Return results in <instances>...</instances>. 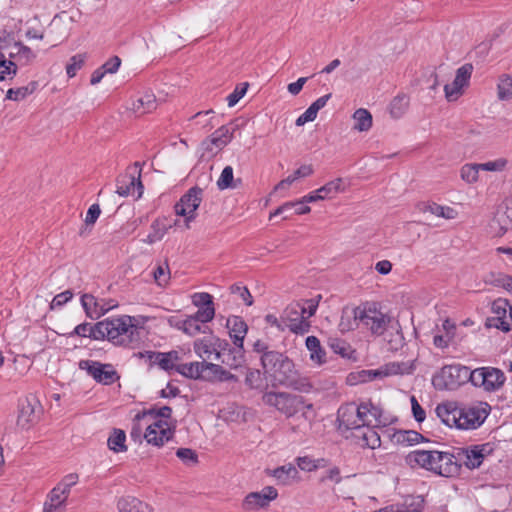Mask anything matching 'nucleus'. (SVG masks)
<instances>
[{"instance_id":"f257e3e1","label":"nucleus","mask_w":512,"mask_h":512,"mask_svg":"<svg viewBox=\"0 0 512 512\" xmlns=\"http://www.w3.org/2000/svg\"><path fill=\"white\" fill-rule=\"evenodd\" d=\"M491 406L487 402H474L457 406L453 402L439 404L436 414L446 426L460 430H475L487 419Z\"/></svg>"},{"instance_id":"f03ea898","label":"nucleus","mask_w":512,"mask_h":512,"mask_svg":"<svg viewBox=\"0 0 512 512\" xmlns=\"http://www.w3.org/2000/svg\"><path fill=\"white\" fill-rule=\"evenodd\" d=\"M261 364L265 373L278 385L301 393H308L312 385L308 378L302 376L293 361L278 351H270L261 356Z\"/></svg>"},{"instance_id":"7ed1b4c3","label":"nucleus","mask_w":512,"mask_h":512,"mask_svg":"<svg viewBox=\"0 0 512 512\" xmlns=\"http://www.w3.org/2000/svg\"><path fill=\"white\" fill-rule=\"evenodd\" d=\"M96 337L101 340L107 338L118 345H128L138 334V328L132 323V317L122 316L118 318L105 319L96 323Z\"/></svg>"},{"instance_id":"20e7f679","label":"nucleus","mask_w":512,"mask_h":512,"mask_svg":"<svg viewBox=\"0 0 512 512\" xmlns=\"http://www.w3.org/2000/svg\"><path fill=\"white\" fill-rule=\"evenodd\" d=\"M262 401L265 405L275 408L287 418L293 417L302 411V416L308 419V410L313 408V405L306 403L302 396L288 392H265L262 396Z\"/></svg>"},{"instance_id":"39448f33","label":"nucleus","mask_w":512,"mask_h":512,"mask_svg":"<svg viewBox=\"0 0 512 512\" xmlns=\"http://www.w3.org/2000/svg\"><path fill=\"white\" fill-rule=\"evenodd\" d=\"M354 318L359 320L374 335H382L392 323V318L381 312L375 303H366L356 307Z\"/></svg>"},{"instance_id":"423d86ee","label":"nucleus","mask_w":512,"mask_h":512,"mask_svg":"<svg viewBox=\"0 0 512 512\" xmlns=\"http://www.w3.org/2000/svg\"><path fill=\"white\" fill-rule=\"evenodd\" d=\"M471 373L472 370L466 366L447 365L433 377L432 383L438 390H454L468 381L471 382Z\"/></svg>"},{"instance_id":"0eeeda50","label":"nucleus","mask_w":512,"mask_h":512,"mask_svg":"<svg viewBox=\"0 0 512 512\" xmlns=\"http://www.w3.org/2000/svg\"><path fill=\"white\" fill-rule=\"evenodd\" d=\"M505 382L504 373L494 367H480L472 370L471 383L475 387H481L485 391L499 390Z\"/></svg>"},{"instance_id":"6e6552de","label":"nucleus","mask_w":512,"mask_h":512,"mask_svg":"<svg viewBox=\"0 0 512 512\" xmlns=\"http://www.w3.org/2000/svg\"><path fill=\"white\" fill-rule=\"evenodd\" d=\"M305 315V305L302 302H294L283 311L282 321L291 332L302 335L310 329V322Z\"/></svg>"},{"instance_id":"1a4fd4ad","label":"nucleus","mask_w":512,"mask_h":512,"mask_svg":"<svg viewBox=\"0 0 512 512\" xmlns=\"http://www.w3.org/2000/svg\"><path fill=\"white\" fill-rule=\"evenodd\" d=\"M79 368L87 372L96 382L111 385L120 379L112 364H103L93 360H81Z\"/></svg>"},{"instance_id":"9d476101","label":"nucleus","mask_w":512,"mask_h":512,"mask_svg":"<svg viewBox=\"0 0 512 512\" xmlns=\"http://www.w3.org/2000/svg\"><path fill=\"white\" fill-rule=\"evenodd\" d=\"M203 189L198 186L190 188L175 204V213L185 217L186 226L196 217L195 211L202 202Z\"/></svg>"},{"instance_id":"9b49d317","label":"nucleus","mask_w":512,"mask_h":512,"mask_svg":"<svg viewBox=\"0 0 512 512\" xmlns=\"http://www.w3.org/2000/svg\"><path fill=\"white\" fill-rule=\"evenodd\" d=\"M229 346L226 340L217 336L210 335L198 339L194 342V351L204 361L207 359L218 361L221 358L222 351Z\"/></svg>"},{"instance_id":"f8f14e48","label":"nucleus","mask_w":512,"mask_h":512,"mask_svg":"<svg viewBox=\"0 0 512 512\" xmlns=\"http://www.w3.org/2000/svg\"><path fill=\"white\" fill-rule=\"evenodd\" d=\"M493 451L491 443L472 445L466 448L458 449L456 455L458 463H463L468 469L480 467L486 456Z\"/></svg>"},{"instance_id":"ddd939ff","label":"nucleus","mask_w":512,"mask_h":512,"mask_svg":"<svg viewBox=\"0 0 512 512\" xmlns=\"http://www.w3.org/2000/svg\"><path fill=\"white\" fill-rule=\"evenodd\" d=\"M173 436V430L167 420L157 419L150 424L144 434V438L149 444L162 446Z\"/></svg>"},{"instance_id":"4468645a","label":"nucleus","mask_w":512,"mask_h":512,"mask_svg":"<svg viewBox=\"0 0 512 512\" xmlns=\"http://www.w3.org/2000/svg\"><path fill=\"white\" fill-rule=\"evenodd\" d=\"M135 169L139 168L138 176H135V172L126 173L117 179V190L116 192L120 196L134 195L137 190V198L142 195L143 185L140 180L141 165L139 162L134 163Z\"/></svg>"},{"instance_id":"2eb2a0df","label":"nucleus","mask_w":512,"mask_h":512,"mask_svg":"<svg viewBox=\"0 0 512 512\" xmlns=\"http://www.w3.org/2000/svg\"><path fill=\"white\" fill-rule=\"evenodd\" d=\"M360 411L361 409H359V405H356L355 403L342 405L338 409L337 414L339 427H343L345 429H354L356 431L363 427Z\"/></svg>"},{"instance_id":"dca6fc26","label":"nucleus","mask_w":512,"mask_h":512,"mask_svg":"<svg viewBox=\"0 0 512 512\" xmlns=\"http://www.w3.org/2000/svg\"><path fill=\"white\" fill-rule=\"evenodd\" d=\"M509 303L506 299L498 298L492 302L493 316L488 317L486 326L497 328L503 332H509V324L506 323Z\"/></svg>"},{"instance_id":"f3484780","label":"nucleus","mask_w":512,"mask_h":512,"mask_svg":"<svg viewBox=\"0 0 512 512\" xmlns=\"http://www.w3.org/2000/svg\"><path fill=\"white\" fill-rule=\"evenodd\" d=\"M440 451L436 450H414L406 456V463L411 467H421L435 472L437 455Z\"/></svg>"},{"instance_id":"a211bd4d","label":"nucleus","mask_w":512,"mask_h":512,"mask_svg":"<svg viewBox=\"0 0 512 512\" xmlns=\"http://www.w3.org/2000/svg\"><path fill=\"white\" fill-rule=\"evenodd\" d=\"M461 464L458 463L457 455L449 452H440L437 455L436 474L443 477H452L460 472Z\"/></svg>"},{"instance_id":"6ab92c4d","label":"nucleus","mask_w":512,"mask_h":512,"mask_svg":"<svg viewBox=\"0 0 512 512\" xmlns=\"http://www.w3.org/2000/svg\"><path fill=\"white\" fill-rule=\"evenodd\" d=\"M278 496L277 490L272 486L264 487L260 492H252L245 498V504L250 509L264 508Z\"/></svg>"},{"instance_id":"aec40b11","label":"nucleus","mask_w":512,"mask_h":512,"mask_svg":"<svg viewBox=\"0 0 512 512\" xmlns=\"http://www.w3.org/2000/svg\"><path fill=\"white\" fill-rule=\"evenodd\" d=\"M226 326L235 346L243 349L244 338L248 331L245 321L239 316H232L227 319Z\"/></svg>"},{"instance_id":"412c9836","label":"nucleus","mask_w":512,"mask_h":512,"mask_svg":"<svg viewBox=\"0 0 512 512\" xmlns=\"http://www.w3.org/2000/svg\"><path fill=\"white\" fill-rule=\"evenodd\" d=\"M38 402L35 398H25L19 404L18 425L25 428L33 423L36 418V407Z\"/></svg>"},{"instance_id":"4be33fe9","label":"nucleus","mask_w":512,"mask_h":512,"mask_svg":"<svg viewBox=\"0 0 512 512\" xmlns=\"http://www.w3.org/2000/svg\"><path fill=\"white\" fill-rule=\"evenodd\" d=\"M390 439L394 444L409 447L425 441V437L415 430H395Z\"/></svg>"},{"instance_id":"5701e85b","label":"nucleus","mask_w":512,"mask_h":512,"mask_svg":"<svg viewBox=\"0 0 512 512\" xmlns=\"http://www.w3.org/2000/svg\"><path fill=\"white\" fill-rule=\"evenodd\" d=\"M81 304L83 309L85 310L87 317L91 319H98L104 313H106L111 308L116 306V304H113L108 307H105L104 305L100 304L96 300V298L91 294L82 295Z\"/></svg>"},{"instance_id":"b1692460","label":"nucleus","mask_w":512,"mask_h":512,"mask_svg":"<svg viewBox=\"0 0 512 512\" xmlns=\"http://www.w3.org/2000/svg\"><path fill=\"white\" fill-rule=\"evenodd\" d=\"M119 512H153V508L133 496H123L117 501Z\"/></svg>"},{"instance_id":"393cba45","label":"nucleus","mask_w":512,"mask_h":512,"mask_svg":"<svg viewBox=\"0 0 512 512\" xmlns=\"http://www.w3.org/2000/svg\"><path fill=\"white\" fill-rule=\"evenodd\" d=\"M359 409H361V421L364 426H374L375 424L380 422V418L382 415V410L373 405L371 402H363L359 405Z\"/></svg>"},{"instance_id":"a878e982","label":"nucleus","mask_w":512,"mask_h":512,"mask_svg":"<svg viewBox=\"0 0 512 512\" xmlns=\"http://www.w3.org/2000/svg\"><path fill=\"white\" fill-rule=\"evenodd\" d=\"M354 436L360 440V444L362 446L376 449L381 445L380 436L372 426H364L359 428Z\"/></svg>"},{"instance_id":"bb28decb","label":"nucleus","mask_w":512,"mask_h":512,"mask_svg":"<svg viewBox=\"0 0 512 512\" xmlns=\"http://www.w3.org/2000/svg\"><path fill=\"white\" fill-rule=\"evenodd\" d=\"M169 323L189 336H194L202 331L200 325L201 322L193 315L187 316L183 320H174V318H170Z\"/></svg>"},{"instance_id":"cd10ccee","label":"nucleus","mask_w":512,"mask_h":512,"mask_svg":"<svg viewBox=\"0 0 512 512\" xmlns=\"http://www.w3.org/2000/svg\"><path fill=\"white\" fill-rule=\"evenodd\" d=\"M209 364L210 363L206 361L186 363L178 366L176 370L185 377L198 379L205 370H209Z\"/></svg>"},{"instance_id":"c85d7f7f","label":"nucleus","mask_w":512,"mask_h":512,"mask_svg":"<svg viewBox=\"0 0 512 512\" xmlns=\"http://www.w3.org/2000/svg\"><path fill=\"white\" fill-rule=\"evenodd\" d=\"M221 361L223 364L229 366L230 368H238L242 365L244 362V352L243 349L240 348H229L224 351H222L221 358L218 360Z\"/></svg>"},{"instance_id":"c756f323","label":"nucleus","mask_w":512,"mask_h":512,"mask_svg":"<svg viewBox=\"0 0 512 512\" xmlns=\"http://www.w3.org/2000/svg\"><path fill=\"white\" fill-rule=\"evenodd\" d=\"M354 126L353 128L359 132H367L372 127V115L364 108L357 109L353 114Z\"/></svg>"},{"instance_id":"7c9ffc66","label":"nucleus","mask_w":512,"mask_h":512,"mask_svg":"<svg viewBox=\"0 0 512 512\" xmlns=\"http://www.w3.org/2000/svg\"><path fill=\"white\" fill-rule=\"evenodd\" d=\"M156 106L155 96L152 94H145L133 102L132 110L138 115H143L155 110Z\"/></svg>"},{"instance_id":"2f4dec72","label":"nucleus","mask_w":512,"mask_h":512,"mask_svg":"<svg viewBox=\"0 0 512 512\" xmlns=\"http://www.w3.org/2000/svg\"><path fill=\"white\" fill-rule=\"evenodd\" d=\"M179 361V354L177 351H169V352H158L155 355L154 365H158L161 369L165 371L173 370L176 367V362Z\"/></svg>"},{"instance_id":"473e14b6","label":"nucleus","mask_w":512,"mask_h":512,"mask_svg":"<svg viewBox=\"0 0 512 512\" xmlns=\"http://www.w3.org/2000/svg\"><path fill=\"white\" fill-rule=\"evenodd\" d=\"M346 189L345 182L342 178L334 179L318 189L322 199H330Z\"/></svg>"},{"instance_id":"72a5a7b5","label":"nucleus","mask_w":512,"mask_h":512,"mask_svg":"<svg viewBox=\"0 0 512 512\" xmlns=\"http://www.w3.org/2000/svg\"><path fill=\"white\" fill-rule=\"evenodd\" d=\"M272 475L279 484L287 485L296 479L298 471L293 465L288 464L274 469Z\"/></svg>"},{"instance_id":"f704fd0d","label":"nucleus","mask_w":512,"mask_h":512,"mask_svg":"<svg viewBox=\"0 0 512 512\" xmlns=\"http://www.w3.org/2000/svg\"><path fill=\"white\" fill-rule=\"evenodd\" d=\"M306 347L310 351V359L316 364L325 362V351L320 345V341L316 336H308L306 338Z\"/></svg>"},{"instance_id":"c9c22d12","label":"nucleus","mask_w":512,"mask_h":512,"mask_svg":"<svg viewBox=\"0 0 512 512\" xmlns=\"http://www.w3.org/2000/svg\"><path fill=\"white\" fill-rule=\"evenodd\" d=\"M126 434L121 429H114L111 435L108 437L107 445L110 450L115 453L127 451Z\"/></svg>"},{"instance_id":"e433bc0d","label":"nucleus","mask_w":512,"mask_h":512,"mask_svg":"<svg viewBox=\"0 0 512 512\" xmlns=\"http://www.w3.org/2000/svg\"><path fill=\"white\" fill-rule=\"evenodd\" d=\"M409 107V97L406 94H399L390 103V114L394 119L401 118Z\"/></svg>"},{"instance_id":"4c0bfd02","label":"nucleus","mask_w":512,"mask_h":512,"mask_svg":"<svg viewBox=\"0 0 512 512\" xmlns=\"http://www.w3.org/2000/svg\"><path fill=\"white\" fill-rule=\"evenodd\" d=\"M166 233V225L159 219H156L151 224V232L146 236V238L142 239V242L146 244H153L162 240Z\"/></svg>"},{"instance_id":"58836bf2","label":"nucleus","mask_w":512,"mask_h":512,"mask_svg":"<svg viewBox=\"0 0 512 512\" xmlns=\"http://www.w3.org/2000/svg\"><path fill=\"white\" fill-rule=\"evenodd\" d=\"M497 95L500 100H509L512 98V76L502 75L497 85Z\"/></svg>"},{"instance_id":"ea45409f","label":"nucleus","mask_w":512,"mask_h":512,"mask_svg":"<svg viewBox=\"0 0 512 512\" xmlns=\"http://www.w3.org/2000/svg\"><path fill=\"white\" fill-rule=\"evenodd\" d=\"M480 170L477 163L465 164L460 170L461 179L468 184H473L478 181Z\"/></svg>"},{"instance_id":"a19ab883","label":"nucleus","mask_w":512,"mask_h":512,"mask_svg":"<svg viewBox=\"0 0 512 512\" xmlns=\"http://www.w3.org/2000/svg\"><path fill=\"white\" fill-rule=\"evenodd\" d=\"M16 73L17 65L13 61L7 60L5 55L0 52V81L12 79Z\"/></svg>"},{"instance_id":"79ce46f5","label":"nucleus","mask_w":512,"mask_h":512,"mask_svg":"<svg viewBox=\"0 0 512 512\" xmlns=\"http://www.w3.org/2000/svg\"><path fill=\"white\" fill-rule=\"evenodd\" d=\"M425 211L430 212L431 214L437 217H442L448 220L455 219L457 216V212L455 209L448 206H441L436 203L428 205Z\"/></svg>"},{"instance_id":"37998d69","label":"nucleus","mask_w":512,"mask_h":512,"mask_svg":"<svg viewBox=\"0 0 512 512\" xmlns=\"http://www.w3.org/2000/svg\"><path fill=\"white\" fill-rule=\"evenodd\" d=\"M328 345L334 353L342 356L343 358H349L352 353L351 346L345 340L330 338L328 340Z\"/></svg>"},{"instance_id":"c03bdc74","label":"nucleus","mask_w":512,"mask_h":512,"mask_svg":"<svg viewBox=\"0 0 512 512\" xmlns=\"http://www.w3.org/2000/svg\"><path fill=\"white\" fill-rule=\"evenodd\" d=\"M233 180V168L231 166H226L217 180V186L220 190L235 188L236 185L233 183Z\"/></svg>"},{"instance_id":"a18cd8bd","label":"nucleus","mask_w":512,"mask_h":512,"mask_svg":"<svg viewBox=\"0 0 512 512\" xmlns=\"http://www.w3.org/2000/svg\"><path fill=\"white\" fill-rule=\"evenodd\" d=\"M95 329L96 324L94 326H91L89 323H82L77 325L69 335H77L81 337H89L94 340H101V337H96L98 333L95 331Z\"/></svg>"},{"instance_id":"49530a36","label":"nucleus","mask_w":512,"mask_h":512,"mask_svg":"<svg viewBox=\"0 0 512 512\" xmlns=\"http://www.w3.org/2000/svg\"><path fill=\"white\" fill-rule=\"evenodd\" d=\"M264 379L258 369H247L245 384L251 389H260L263 386Z\"/></svg>"},{"instance_id":"de8ad7c7","label":"nucleus","mask_w":512,"mask_h":512,"mask_svg":"<svg viewBox=\"0 0 512 512\" xmlns=\"http://www.w3.org/2000/svg\"><path fill=\"white\" fill-rule=\"evenodd\" d=\"M473 69L474 68L471 63H465L456 70L454 80H456L462 86L467 87L469 85Z\"/></svg>"},{"instance_id":"09e8293b","label":"nucleus","mask_w":512,"mask_h":512,"mask_svg":"<svg viewBox=\"0 0 512 512\" xmlns=\"http://www.w3.org/2000/svg\"><path fill=\"white\" fill-rule=\"evenodd\" d=\"M67 496L65 493L56 485L48 495V499L45 504L55 505L58 507H66Z\"/></svg>"},{"instance_id":"8fccbe9b","label":"nucleus","mask_w":512,"mask_h":512,"mask_svg":"<svg viewBox=\"0 0 512 512\" xmlns=\"http://www.w3.org/2000/svg\"><path fill=\"white\" fill-rule=\"evenodd\" d=\"M465 87L459 84L456 80H453L451 84L444 86L445 97L447 101H456L462 94Z\"/></svg>"},{"instance_id":"3c124183","label":"nucleus","mask_w":512,"mask_h":512,"mask_svg":"<svg viewBox=\"0 0 512 512\" xmlns=\"http://www.w3.org/2000/svg\"><path fill=\"white\" fill-rule=\"evenodd\" d=\"M297 201L286 202L283 205L279 206L275 211L270 213L269 219L271 220L273 217L278 215H283V219L291 218L294 213V208L298 206Z\"/></svg>"},{"instance_id":"603ef678","label":"nucleus","mask_w":512,"mask_h":512,"mask_svg":"<svg viewBox=\"0 0 512 512\" xmlns=\"http://www.w3.org/2000/svg\"><path fill=\"white\" fill-rule=\"evenodd\" d=\"M249 84L243 82L238 84L234 91L227 96V103L229 107L235 106L239 100L246 94Z\"/></svg>"},{"instance_id":"864d4df0","label":"nucleus","mask_w":512,"mask_h":512,"mask_svg":"<svg viewBox=\"0 0 512 512\" xmlns=\"http://www.w3.org/2000/svg\"><path fill=\"white\" fill-rule=\"evenodd\" d=\"M153 276H154L155 282L159 286H165L168 283L169 278H170V270H169L167 262H165L164 264L158 265V267L153 272Z\"/></svg>"},{"instance_id":"5fc2aeb1","label":"nucleus","mask_w":512,"mask_h":512,"mask_svg":"<svg viewBox=\"0 0 512 512\" xmlns=\"http://www.w3.org/2000/svg\"><path fill=\"white\" fill-rule=\"evenodd\" d=\"M176 456L186 465H195L198 463L197 453L190 448H179Z\"/></svg>"},{"instance_id":"6e6d98bb","label":"nucleus","mask_w":512,"mask_h":512,"mask_svg":"<svg viewBox=\"0 0 512 512\" xmlns=\"http://www.w3.org/2000/svg\"><path fill=\"white\" fill-rule=\"evenodd\" d=\"M85 62V55L77 54L70 58V62L66 66L68 77L72 78L76 75L77 71L81 69Z\"/></svg>"},{"instance_id":"4d7b16f0","label":"nucleus","mask_w":512,"mask_h":512,"mask_svg":"<svg viewBox=\"0 0 512 512\" xmlns=\"http://www.w3.org/2000/svg\"><path fill=\"white\" fill-rule=\"evenodd\" d=\"M507 163H508L507 159L498 158L493 161L480 163L479 168L483 171L500 172L505 169V167L507 166Z\"/></svg>"},{"instance_id":"13d9d810","label":"nucleus","mask_w":512,"mask_h":512,"mask_svg":"<svg viewBox=\"0 0 512 512\" xmlns=\"http://www.w3.org/2000/svg\"><path fill=\"white\" fill-rule=\"evenodd\" d=\"M79 476L76 473H70L63 477V479L57 484V486L65 493L68 497L71 488L78 483Z\"/></svg>"},{"instance_id":"bf43d9fd","label":"nucleus","mask_w":512,"mask_h":512,"mask_svg":"<svg viewBox=\"0 0 512 512\" xmlns=\"http://www.w3.org/2000/svg\"><path fill=\"white\" fill-rule=\"evenodd\" d=\"M209 370H211L215 375H217L219 380L221 381H238V378L234 374L225 370L222 366L218 364H209Z\"/></svg>"},{"instance_id":"052dcab7","label":"nucleus","mask_w":512,"mask_h":512,"mask_svg":"<svg viewBox=\"0 0 512 512\" xmlns=\"http://www.w3.org/2000/svg\"><path fill=\"white\" fill-rule=\"evenodd\" d=\"M198 311L193 315L201 323L210 322L215 316V309L213 305L198 307Z\"/></svg>"},{"instance_id":"680f3d73","label":"nucleus","mask_w":512,"mask_h":512,"mask_svg":"<svg viewBox=\"0 0 512 512\" xmlns=\"http://www.w3.org/2000/svg\"><path fill=\"white\" fill-rule=\"evenodd\" d=\"M30 93H32V90H30L28 87L11 88L6 93V99L19 101L24 99Z\"/></svg>"},{"instance_id":"e2e57ef3","label":"nucleus","mask_w":512,"mask_h":512,"mask_svg":"<svg viewBox=\"0 0 512 512\" xmlns=\"http://www.w3.org/2000/svg\"><path fill=\"white\" fill-rule=\"evenodd\" d=\"M230 290H231V293H233V294H239V296L243 299V301L245 302V304L247 306H251L253 304L252 296H251L249 290L247 289V287L241 286L238 284H233L230 287Z\"/></svg>"},{"instance_id":"0e129e2a","label":"nucleus","mask_w":512,"mask_h":512,"mask_svg":"<svg viewBox=\"0 0 512 512\" xmlns=\"http://www.w3.org/2000/svg\"><path fill=\"white\" fill-rule=\"evenodd\" d=\"M410 401L414 419L419 423L423 422L426 418L425 410L421 407L415 396H411Z\"/></svg>"},{"instance_id":"69168bd1","label":"nucleus","mask_w":512,"mask_h":512,"mask_svg":"<svg viewBox=\"0 0 512 512\" xmlns=\"http://www.w3.org/2000/svg\"><path fill=\"white\" fill-rule=\"evenodd\" d=\"M192 303L197 307H203L213 305V300L209 293L200 292L192 296Z\"/></svg>"},{"instance_id":"338daca9","label":"nucleus","mask_w":512,"mask_h":512,"mask_svg":"<svg viewBox=\"0 0 512 512\" xmlns=\"http://www.w3.org/2000/svg\"><path fill=\"white\" fill-rule=\"evenodd\" d=\"M297 465L301 470L304 471H314L320 468V465L316 463V461L308 456L299 457L297 459Z\"/></svg>"},{"instance_id":"774afa93","label":"nucleus","mask_w":512,"mask_h":512,"mask_svg":"<svg viewBox=\"0 0 512 512\" xmlns=\"http://www.w3.org/2000/svg\"><path fill=\"white\" fill-rule=\"evenodd\" d=\"M493 284L507 291H512V276L500 273L494 277Z\"/></svg>"}]
</instances>
